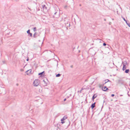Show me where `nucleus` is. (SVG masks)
I'll return each instance as SVG.
<instances>
[{
  "mask_svg": "<svg viewBox=\"0 0 130 130\" xmlns=\"http://www.w3.org/2000/svg\"><path fill=\"white\" fill-rule=\"evenodd\" d=\"M39 82L38 80H35L33 82V85L35 86H37L39 84Z\"/></svg>",
  "mask_w": 130,
  "mask_h": 130,
  "instance_id": "obj_1",
  "label": "nucleus"
},
{
  "mask_svg": "<svg viewBox=\"0 0 130 130\" xmlns=\"http://www.w3.org/2000/svg\"><path fill=\"white\" fill-rule=\"evenodd\" d=\"M42 7L43 12L45 13H46L47 12L48 10L47 7L44 5H42Z\"/></svg>",
  "mask_w": 130,
  "mask_h": 130,
  "instance_id": "obj_2",
  "label": "nucleus"
},
{
  "mask_svg": "<svg viewBox=\"0 0 130 130\" xmlns=\"http://www.w3.org/2000/svg\"><path fill=\"white\" fill-rule=\"evenodd\" d=\"M31 69H30L26 71V73L27 75H28L31 74Z\"/></svg>",
  "mask_w": 130,
  "mask_h": 130,
  "instance_id": "obj_3",
  "label": "nucleus"
},
{
  "mask_svg": "<svg viewBox=\"0 0 130 130\" xmlns=\"http://www.w3.org/2000/svg\"><path fill=\"white\" fill-rule=\"evenodd\" d=\"M107 89H108L106 87V86H105L102 88V90L104 91H106Z\"/></svg>",
  "mask_w": 130,
  "mask_h": 130,
  "instance_id": "obj_4",
  "label": "nucleus"
},
{
  "mask_svg": "<svg viewBox=\"0 0 130 130\" xmlns=\"http://www.w3.org/2000/svg\"><path fill=\"white\" fill-rule=\"evenodd\" d=\"M95 102L93 104H92L91 105V107L92 109H93L95 106Z\"/></svg>",
  "mask_w": 130,
  "mask_h": 130,
  "instance_id": "obj_5",
  "label": "nucleus"
},
{
  "mask_svg": "<svg viewBox=\"0 0 130 130\" xmlns=\"http://www.w3.org/2000/svg\"><path fill=\"white\" fill-rule=\"evenodd\" d=\"M27 33L30 35V36L31 37L32 36V34L30 33V30H27Z\"/></svg>",
  "mask_w": 130,
  "mask_h": 130,
  "instance_id": "obj_6",
  "label": "nucleus"
},
{
  "mask_svg": "<svg viewBox=\"0 0 130 130\" xmlns=\"http://www.w3.org/2000/svg\"><path fill=\"white\" fill-rule=\"evenodd\" d=\"M97 96V95L96 94H95L93 96L92 98V99L93 100Z\"/></svg>",
  "mask_w": 130,
  "mask_h": 130,
  "instance_id": "obj_7",
  "label": "nucleus"
},
{
  "mask_svg": "<svg viewBox=\"0 0 130 130\" xmlns=\"http://www.w3.org/2000/svg\"><path fill=\"white\" fill-rule=\"evenodd\" d=\"M123 67L122 68V70L123 71L125 70L126 68V65L125 64H123Z\"/></svg>",
  "mask_w": 130,
  "mask_h": 130,
  "instance_id": "obj_8",
  "label": "nucleus"
},
{
  "mask_svg": "<svg viewBox=\"0 0 130 130\" xmlns=\"http://www.w3.org/2000/svg\"><path fill=\"white\" fill-rule=\"evenodd\" d=\"M67 116H64L63 118H62V119H63L64 120L66 119H67Z\"/></svg>",
  "mask_w": 130,
  "mask_h": 130,
  "instance_id": "obj_9",
  "label": "nucleus"
},
{
  "mask_svg": "<svg viewBox=\"0 0 130 130\" xmlns=\"http://www.w3.org/2000/svg\"><path fill=\"white\" fill-rule=\"evenodd\" d=\"M129 72V69H126L125 70V72L126 73H127Z\"/></svg>",
  "mask_w": 130,
  "mask_h": 130,
  "instance_id": "obj_10",
  "label": "nucleus"
},
{
  "mask_svg": "<svg viewBox=\"0 0 130 130\" xmlns=\"http://www.w3.org/2000/svg\"><path fill=\"white\" fill-rule=\"evenodd\" d=\"M61 123L62 124H63L65 122L64 121V120H63V119H61Z\"/></svg>",
  "mask_w": 130,
  "mask_h": 130,
  "instance_id": "obj_11",
  "label": "nucleus"
},
{
  "mask_svg": "<svg viewBox=\"0 0 130 130\" xmlns=\"http://www.w3.org/2000/svg\"><path fill=\"white\" fill-rule=\"evenodd\" d=\"M60 74L59 73L58 74H57L56 75V77H59L60 76Z\"/></svg>",
  "mask_w": 130,
  "mask_h": 130,
  "instance_id": "obj_12",
  "label": "nucleus"
},
{
  "mask_svg": "<svg viewBox=\"0 0 130 130\" xmlns=\"http://www.w3.org/2000/svg\"><path fill=\"white\" fill-rule=\"evenodd\" d=\"M105 84H106V83L108 82L109 81V80L108 79H107L106 80H105Z\"/></svg>",
  "mask_w": 130,
  "mask_h": 130,
  "instance_id": "obj_13",
  "label": "nucleus"
},
{
  "mask_svg": "<svg viewBox=\"0 0 130 130\" xmlns=\"http://www.w3.org/2000/svg\"><path fill=\"white\" fill-rule=\"evenodd\" d=\"M44 71H43V72H41V73H39V75H42V74H43V73H44Z\"/></svg>",
  "mask_w": 130,
  "mask_h": 130,
  "instance_id": "obj_14",
  "label": "nucleus"
},
{
  "mask_svg": "<svg viewBox=\"0 0 130 130\" xmlns=\"http://www.w3.org/2000/svg\"><path fill=\"white\" fill-rule=\"evenodd\" d=\"M36 27H34L33 29V30L34 31H36Z\"/></svg>",
  "mask_w": 130,
  "mask_h": 130,
  "instance_id": "obj_15",
  "label": "nucleus"
},
{
  "mask_svg": "<svg viewBox=\"0 0 130 130\" xmlns=\"http://www.w3.org/2000/svg\"><path fill=\"white\" fill-rule=\"evenodd\" d=\"M122 18H123V19L124 20L126 21V19H125L124 18H123L122 17Z\"/></svg>",
  "mask_w": 130,
  "mask_h": 130,
  "instance_id": "obj_16",
  "label": "nucleus"
},
{
  "mask_svg": "<svg viewBox=\"0 0 130 130\" xmlns=\"http://www.w3.org/2000/svg\"><path fill=\"white\" fill-rule=\"evenodd\" d=\"M103 45L104 46H106V44L105 43H104L103 44Z\"/></svg>",
  "mask_w": 130,
  "mask_h": 130,
  "instance_id": "obj_17",
  "label": "nucleus"
},
{
  "mask_svg": "<svg viewBox=\"0 0 130 130\" xmlns=\"http://www.w3.org/2000/svg\"><path fill=\"white\" fill-rule=\"evenodd\" d=\"M125 22H126V23L128 25V23H128L127 22V21H125Z\"/></svg>",
  "mask_w": 130,
  "mask_h": 130,
  "instance_id": "obj_18",
  "label": "nucleus"
},
{
  "mask_svg": "<svg viewBox=\"0 0 130 130\" xmlns=\"http://www.w3.org/2000/svg\"><path fill=\"white\" fill-rule=\"evenodd\" d=\"M128 25L130 27V23H128Z\"/></svg>",
  "mask_w": 130,
  "mask_h": 130,
  "instance_id": "obj_19",
  "label": "nucleus"
},
{
  "mask_svg": "<svg viewBox=\"0 0 130 130\" xmlns=\"http://www.w3.org/2000/svg\"><path fill=\"white\" fill-rule=\"evenodd\" d=\"M115 95L114 94H112L111 95V96H114Z\"/></svg>",
  "mask_w": 130,
  "mask_h": 130,
  "instance_id": "obj_20",
  "label": "nucleus"
},
{
  "mask_svg": "<svg viewBox=\"0 0 130 130\" xmlns=\"http://www.w3.org/2000/svg\"><path fill=\"white\" fill-rule=\"evenodd\" d=\"M66 99L65 98V99H64V100H63V101H66Z\"/></svg>",
  "mask_w": 130,
  "mask_h": 130,
  "instance_id": "obj_21",
  "label": "nucleus"
},
{
  "mask_svg": "<svg viewBox=\"0 0 130 130\" xmlns=\"http://www.w3.org/2000/svg\"><path fill=\"white\" fill-rule=\"evenodd\" d=\"M28 60H29V59H28V58H27V59H26V60H27V61H28Z\"/></svg>",
  "mask_w": 130,
  "mask_h": 130,
  "instance_id": "obj_22",
  "label": "nucleus"
},
{
  "mask_svg": "<svg viewBox=\"0 0 130 130\" xmlns=\"http://www.w3.org/2000/svg\"><path fill=\"white\" fill-rule=\"evenodd\" d=\"M70 67H71V68H72L73 67V65H71L70 66Z\"/></svg>",
  "mask_w": 130,
  "mask_h": 130,
  "instance_id": "obj_23",
  "label": "nucleus"
},
{
  "mask_svg": "<svg viewBox=\"0 0 130 130\" xmlns=\"http://www.w3.org/2000/svg\"><path fill=\"white\" fill-rule=\"evenodd\" d=\"M83 90V89H82V90H81L80 91V93H81V92H82V90Z\"/></svg>",
  "mask_w": 130,
  "mask_h": 130,
  "instance_id": "obj_24",
  "label": "nucleus"
},
{
  "mask_svg": "<svg viewBox=\"0 0 130 130\" xmlns=\"http://www.w3.org/2000/svg\"><path fill=\"white\" fill-rule=\"evenodd\" d=\"M36 34V33H35L34 35V36L35 35V34Z\"/></svg>",
  "mask_w": 130,
  "mask_h": 130,
  "instance_id": "obj_25",
  "label": "nucleus"
},
{
  "mask_svg": "<svg viewBox=\"0 0 130 130\" xmlns=\"http://www.w3.org/2000/svg\"><path fill=\"white\" fill-rule=\"evenodd\" d=\"M56 12H55L54 14H56Z\"/></svg>",
  "mask_w": 130,
  "mask_h": 130,
  "instance_id": "obj_26",
  "label": "nucleus"
},
{
  "mask_svg": "<svg viewBox=\"0 0 130 130\" xmlns=\"http://www.w3.org/2000/svg\"><path fill=\"white\" fill-rule=\"evenodd\" d=\"M130 86V85H129Z\"/></svg>",
  "mask_w": 130,
  "mask_h": 130,
  "instance_id": "obj_27",
  "label": "nucleus"
}]
</instances>
